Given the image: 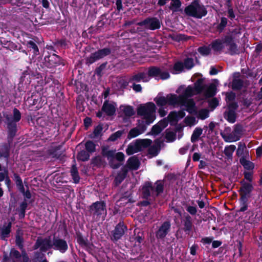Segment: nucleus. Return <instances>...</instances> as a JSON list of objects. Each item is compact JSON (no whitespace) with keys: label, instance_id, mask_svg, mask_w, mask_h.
Segmentation results:
<instances>
[{"label":"nucleus","instance_id":"32","mask_svg":"<svg viewBox=\"0 0 262 262\" xmlns=\"http://www.w3.org/2000/svg\"><path fill=\"white\" fill-rule=\"evenodd\" d=\"M101 110L107 116H111L115 114L116 108L114 105L108 103V101L106 100L103 103Z\"/></svg>","mask_w":262,"mask_h":262},{"label":"nucleus","instance_id":"12","mask_svg":"<svg viewBox=\"0 0 262 262\" xmlns=\"http://www.w3.org/2000/svg\"><path fill=\"white\" fill-rule=\"evenodd\" d=\"M238 105L236 102L230 103L227 107V110L223 113L224 118L229 123H234L235 122L237 114L236 111L238 109Z\"/></svg>","mask_w":262,"mask_h":262},{"label":"nucleus","instance_id":"38","mask_svg":"<svg viewBox=\"0 0 262 262\" xmlns=\"http://www.w3.org/2000/svg\"><path fill=\"white\" fill-rule=\"evenodd\" d=\"M26 46L27 48L29 49V51L32 52L33 57H35L39 55V51L38 47L34 41L32 40L28 41L27 42Z\"/></svg>","mask_w":262,"mask_h":262},{"label":"nucleus","instance_id":"55","mask_svg":"<svg viewBox=\"0 0 262 262\" xmlns=\"http://www.w3.org/2000/svg\"><path fill=\"white\" fill-rule=\"evenodd\" d=\"M236 149V147L234 145H230L229 146H226L224 149V154L228 158H230L232 157L233 152Z\"/></svg>","mask_w":262,"mask_h":262},{"label":"nucleus","instance_id":"44","mask_svg":"<svg viewBox=\"0 0 262 262\" xmlns=\"http://www.w3.org/2000/svg\"><path fill=\"white\" fill-rule=\"evenodd\" d=\"M90 157V153L86 150L83 149L77 153V159L78 161L85 162L89 160Z\"/></svg>","mask_w":262,"mask_h":262},{"label":"nucleus","instance_id":"47","mask_svg":"<svg viewBox=\"0 0 262 262\" xmlns=\"http://www.w3.org/2000/svg\"><path fill=\"white\" fill-rule=\"evenodd\" d=\"M10 256L13 262L18 261L21 258L20 253L14 248H12L10 251Z\"/></svg>","mask_w":262,"mask_h":262},{"label":"nucleus","instance_id":"64","mask_svg":"<svg viewBox=\"0 0 262 262\" xmlns=\"http://www.w3.org/2000/svg\"><path fill=\"white\" fill-rule=\"evenodd\" d=\"M240 203V209L238 210L239 212H244L248 209V199L243 200L241 199H239Z\"/></svg>","mask_w":262,"mask_h":262},{"label":"nucleus","instance_id":"3","mask_svg":"<svg viewBox=\"0 0 262 262\" xmlns=\"http://www.w3.org/2000/svg\"><path fill=\"white\" fill-rule=\"evenodd\" d=\"M4 117L6 120L8 142L9 143H11L14 138L16 135L17 132V122L20 120L21 115L20 112L17 108L15 107L13 110L12 118L8 114H4Z\"/></svg>","mask_w":262,"mask_h":262},{"label":"nucleus","instance_id":"51","mask_svg":"<svg viewBox=\"0 0 262 262\" xmlns=\"http://www.w3.org/2000/svg\"><path fill=\"white\" fill-rule=\"evenodd\" d=\"M122 111L124 115L128 117H132L135 114L133 107L130 105L124 106Z\"/></svg>","mask_w":262,"mask_h":262},{"label":"nucleus","instance_id":"35","mask_svg":"<svg viewBox=\"0 0 262 262\" xmlns=\"http://www.w3.org/2000/svg\"><path fill=\"white\" fill-rule=\"evenodd\" d=\"M144 120H138L137 126L138 129H140V132L143 134L147 129V126L151 124L154 121L148 120L147 119H144Z\"/></svg>","mask_w":262,"mask_h":262},{"label":"nucleus","instance_id":"11","mask_svg":"<svg viewBox=\"0 0 262 262\" xmlns=\"http://www.w3.org/2000/svg\"><path fill=\"white\" fill-rule=\"evenodd\" d=\"M161 21L156 17H148L143 20L138 22L137 25L144 27L146 29L156 30L161 28Z\"/></svg>","mask_w":262,"mask_h":262},{"label":"nucleus","instance_id":"58","mask_svg":"<svg viewBox=\"0 0 262 262\" xmlns=\"http://www.w3.org/2000/svg\"><path fill=\"white\" fill-rule=\"evenodd\" d=\"M104 163L103 160L100 156L93 157L91 160V164L94 166L100 167Z\"/></svg>","mask_w":262,"mask_h":262},{"label":"nucleus","instance_id":"53","mask_svg":"<svg viewBox=\"0 0 262 262\" xmlns=\"http://www.w3.org/2000/svg\"><path fill=\"white\" fill-rule=\"evenodd\" d=\"M184 67L183 62L181 61H178L173 65V71H171V73L173 74H176L178 73L182 72L184 69Z\"/></svg>","mask_w":262,"mask_h":262},{"label":"nucleus","instance_id":"57","mask_svg":"<svg viewBox=\"0 0 262 262\" xmlns=\"http://www.w3.org/2000/svg\"><path fill=\"white\" fill-rule=\"evenodd\" d=\"M24 239L22 235H20L19 233L17 232L15 236V244L19 248V249H23Z\"/></svg>","mask_w":262,"mask_h":262},{"label":"nucleus","instance_id":"27","mask_svg":"<svg viewBox=\"0 0 262 262\" xmlns=\"http://www.w3.org/2000/svg\"><path fill=\"white\" fill-rule=\"evenodd\" d=\"M10 144L8 142V143H4L0 146V158L4 157L7 162L8 161L10 155Z\"/></svg>","mask_w":262,"mask_h":262},{"label":"nucleus","instance_id":"56","mask_svg":"<svg viewBox=\"0 0 262 262\" xmlns=\"http://www.w3.org/2000/svg\"><path fill=\"white\" fill-rule=\"evenodd\" d=\"M124 133V130H119L112 134L108 139L110 141L114 142L120 138Z\"/></svg>","mask_w":262,"mask_h":262},{"label":"nucleus","instance_id":"28","mask_svg":"<svg viewBox=\"0 0 262 262\" xmlns=\"http://www.w3.org/2000/svg\"><path fill=\"white\" fill-rule=\"evenodd\" d=\"M52 43L56 47V48L59 50H64L69 48V44L70 43L66 38L63 37L61 39H56Z\"/></svg>","mask_w":262,"mask_h":262},{"label":"nucleus","instance_id":"15","mask_svg":"<svg viewBox=\"0 0 262 262\" xmlns=\"http://www.w3.org/2000/svg\"><path fill=\"white\" fill-rule=\"evenodd\" d=\"M53 242L52 243L50 237L44 238H42L41 237H38L34 245L33 246V249L36 250L40 248L41 251L46 252L48 250L53 248Z\"/></svg>","mask_w":262,"mask_h":262},{"label":"nucleus","instance_id":"26","mask_svg":"<svg viewBox=\"0 0 262 262\" xmlns=\"http://www.w3.org/2000/svg\"><path fill=\"white\" fill-rule=\"evenodd\" d=\"M177 105L186 106V111L190 114L197 113L195 103L192 99L186 100L184 103H178Z\"/></svg>","mask_w":262,"mask_h":262},{"label":"nucleus","instance_id":"20","mask_svg":"<svg viewBox=\"0 0 262 262\" xmlns=\"http://www.w3.org/2000/svg\"><path fill=\"white\" fill-rule=\"evenodd\" d=\"M53 245L54 247V249L58 250L62 253H65L68 249L67 241L58 237H53Z\"/></svg>","mask_w":262,"mask_h":262},{"label":"nucleus","instance_id":"6","mask_svg":"<svg viewBox=\"0 0 262 262\" xmlns=\"http://www.w3.org/2000/svg\"><path fill=\"white\" fill-rule=\"evenodd\" d=\"M156 106L152 102H148L145 104H140L137 108V115L143 116V119L154 121L156 119L155 112Z\"/></svg>","mask_w":262,"mask_h":262},{"label":"nucleus","instance_id":"10","mask_svg":"<svg viewBox=\"0 0 262 262\" xmlns=\"http://www.w3.org/2000/svg\"><path fill=\"white\" fill-rule=\"evenodd\" d=\"M45 64L48 68H56L66 65V60L56 54H50L44 57Z\"/></svg>","mask_w":262,"mask_h":262},{"label":"nucleus","instance_id":"33","mask_svg":"<svg viewBox=\"0 0 262 262\" xmlns=\"http://www.w3.org/2000/svg\"><path fill=\"white\" fill-rule=\"evenodd\" d=\"M204 79L199 78L194 83L193 89L196 95L201 94L206 88L207 85L204 83Z\"/></svg>","mask_w":262,"mask_h":262},{"label":"nucleus","instance_id":"43","mask_svg":"<svg viewBox=\"0 0 262 262\" xmlns=\"http://www.w3.org/2000/svg\"><path fill=\"white\" fill-rule=\"evenodd\" d=\"M131 195L132 193L130 192L126 191L122 193L121 196L118 200V202H122L120 203V204H122L123 206H124L127 203L132 202Z\"/></svg>","mask_w":262,"mask_h":262},{"label":"nucleus","instance_id":"41","mask_svg":"<svg viewBox=\"0 0 262 262\" xmlns=\"http://www.w3.org/2000/svg\"><path fill=\"white\" fill-rule=\"evenodd\" d=\"M160 148L159 145H150L148 147V156L149 158H152L157 156L160 151Z\"/></svg>","mask_w":262,"mask_h":262},{"label":"nucleus","instance_id":"63","mask_svg":"<svg viewBox=\"0 0 262 262\" xmlns=\"http://www.w3.org/2000/svg\"><path fill=\"white\" fill-rule=\"evenodd\" d=\"M25 74L23 73L22 75L19 78V81L18 83L17 90L19 92H25V89L24 86V81L25 80Z\"/></svg>","mask_w":262,"mask_h":262},{"label":"nucleus","instance_id":"14","mask_svg":"<svg viewBox=\"0 0 262 262\" xmlns=\"http://www.w3.org/2000/svg\"><path fill=\"white\" fill-rule=\"evenodd\" d=\"M147 75L149 77H154L156 80H166L170 77L168 72L162 71L160 68L152 66L148 68Z\"/></svg>","mask_w":262,"mask_h":262},{"label":"nucleus","instance_id":"22","mask_svg":"<svg viewBox=\"0 0 262 262\" xmlns=\"http://www.w3.org/2000/svg\"><path fill=\"white\" fill-rule=\"evenodd\" d=\"M183 224L182 230L184 231L186 234H189L192 230L193 227L192 217L188 214L184 215L183 219L182 220Z\"/></svg>","mask_w":262,"mask_h":262},{"label":"nucleus","instance_id":"54","mask_svg":"<svg viewBox=\"0 0 262 262\" xmlns=\"http://www.w3.org/2000/svg\"><path fill=\"white\" fill-rule=\"evenodd\" d=\"M209 111L207 108H202L199 111L197 117L201 120H205L209 117Z\"/></svg>","mask_w":262,"mask_h":262},{"label":"nucleus","instance_id":"36","mask_svg":"<svg viewBox=\"0 0 262 262\" xmlns=\"http://www.w3.org/2000/svg\"><path fill=\"white\" fill-rule=\"evenodd\" d=\"M13 180L15 181L16 187L20 193L24 192L25 190L22 179L20 176L14 172L13 173Z\"/></svg>","mask_w":262,"mask_h":262},{"label":"nucleus","instance_id":"62","mask_svg":"<svg viewBox=\"0 0 262 262\" xmlns=\"http://www.w3.org/2000/svg\"><path fill=\"white\" fill-rule=\"evenodd\" d=\"M170 123L172 124V122L177 123L179 121L176 111H172L170 112L167 118Z\"/></svg>","mask_w":262,"mask_h":262},{"label":"nucleus","instance_id":"9","mask_svg":"<svg viewBox=\"0 0 262 262\" xmlns=\"http://www.w3.org/2000/svg\"><path fill=\"white\" fill-rule=\"evenodd\" d=\"M160 94L161 93H159L154 99V101L158 106L163 107L166 104L174 106L178 104L176 94H169L166 97L160 96Z\"/></svg>","mask_w":262,"mask_h":262},{"label":"nucleus","instance_id":"18","mask_svg":"<svg viewBox=\"0 0 262 262\" xmlns=\"http://www.w3.org/2000/svg\"><path fill=\"white\" fill-rule=\"evenodd\" d=\"M27 101L30 105H36L35 108L37 110L42 107L43 102L41 94L38 92H33L31 96L28 98Z\"/></svg>","mask_w":262,"mask_h":262},{"label":"nucleus","instance_id":"50","mask_svg":"<svg viewBox=\"0 0 262 262\" xmlns=\"http://www.w3.org/2000/svg\"><path fill=\"white\" fill-rule=\"evenodd\" d=\"M103 130V126L101 124H98L97 126H96L93 130V134H92L90 137L91 138H97L100 135H101V132Z\"/></svg>","mask_w":262,"mask_h":262},{"label":"nucleus","instance_id":"2","mask_svg":"<svg viewBox=\"0 0 262 262\" xmlns=\"http://www.w3.org/2000/svg\"><path fill=\"white\" fill-rule=\"evenodd\" d=\"M164 181L159 180L156 181L153 185L151 181H145L141 188V194L142 198L145 200L140 201L139 205L141 206H147L150 204V202L148 200L152 196L154 199L159 196L164 192Z\"/></svg>","mask_w":262,"mask_h":262},{"label":"nucleus","instance_id":"23","mask_svg":"<svg viewBox=\"0 0 262 262\" xmlns=\"http://www.w3.org/2000/svg\"><path fill=\"white\" fill-rule=\"evenodd\" d=\"M62 145H59L56 146L51 147L48 150V154L52 158L57 159H61L62 158L63 151H60Z\"/></svg>","mask_w":262,"mask_h":262},{"label":"nucleus","instance_id":"52","mask_svg":"<svg viewBox=\"0 0 262 262\" xmlns=\"http://www.w3.org/2000/svg\"><path fill=\"white\" fill-rule=\"evenodd\" d=\"M210 46H203L198 48V51L203 56H207L211 53Z\"/></svg>","mask_w":262,"mask_h":262},{"label":"nucleus","instance_id":"42","mask_svg":"<svg viewBox=\"0 0 262 262\" xmlns=\"http://www.w3.org/2000/svg\"><path fill=\"white\" fill-rule=\"evenodd\" d=\"M240 163L246 170H253L254 168V164L249 160H247L245 157H242L239 159Z\"/></svg>","mask_w":262,"mask_h":262},{"label":"nucleus","instance_id":"37","mask_svg":"<svg viewBox=\"0 0 262 262\" xmlns=\"http://www.w3.org/2000/svg\"><path fill=\"white\" fill-rule=\"evenodd\" d=\"M204 92V95L206 98L214 97L216 93V86L214 83H211Z\"/></svg>","mask_w":262,"mask_h":262},{"label":"nucleus","instance_id":"19","mask_svg":"<svg viewBox=\"0 0 262 262\" xmlns=\"http://www.w3.org/2000/svg\"><path fill=\"white\" fill-rule=\"evenodd\" d=\"M171 224L169 221L164 222L156 232V236L158 239L164 238L170 231Z\"/></svg>","mask_w":262,"mask_h":262},{"label":"nucleus","instance_id":"8","mask_svg":"<svg viewBox=\"0 0 262 262\" xmlns=\"http://www.w3.org/2000/svg\"><path fill=\"white\" fill-rule=\"evenodd\" d=\"M112 50L110 48H104L92 53L90 55L85 58V63L88 65H91L96 61L103 58L111 54Z\"/></svg>","mask_w":262,"mask_h":262},{"label":"nucleus","instance_id":"16","mask_svg":"<svg viewBox=\"0 0 262 262\" xmlns=\"http://www.w3.org/2000/svg\"><path fill=\"white\" fill-rule=\"evenodd\" d=\"M241 186L238 190L240 198L243 200L249 199L251 196V193L253 190V185L250 183L245 182L244 181L241 182Z\"/></svg>","mask_w":262,"mask_h":262},{"label":"nucleus","instance_id":"1","mask_svg":"<svg viewBox=\"0 0 262 262\" xmlns=\"http://www.w3.org/2000/svg\"><path fill=\"white\" fill-rule=\"evenodd\" d=\"M242 30L240 27L229 30L221 38L213 40L209 46L214 52H221L227 47L228 48L226 53L231 56L238 55L239 54V50L237 43L239 42Z\"/></svg>","mask_w":262,"mask_h":262},{"label":"nucleus","instance_id":"31","mask_svg":"<svg viewBox=\"0 0 262 262\" xmlns=\"http://www.w3.org/2000/svg\"><path fill=\"white\" fill-rule=\"evenodd\" d=\"M146 74L144 72H139L136 74L129 78V82L136 83L140 82L141 81L147 82L148 79H146Z\"/></svg>","mask_w":262,"mask_h":262},{"label":"nucleus","instance_id":"30","mask_svg":"<svg viewBox=\"0 0 262 262\" xmlns=\"http://www.w3.org/2000/svg\"><path fill=\"white\" fill-rule=\"evenodd\" d=\"M135 141L139 151L148 148L152 144V140L149 139H138Z\"/></svg>","mask_w":262,"mask_h":262},{"label":"nucleus","instance_id":"48","mask_svg":"<svg viewBox=\"0 0 262 262\" xmlns=\"http://www.w3.org/2000/svg\"><path fill=\"white\" fill-rule=\"evenodd\" d=\"M96 144L91 140H88L85 143V150L90 154L96 151Z\"/></svg>","mask_w":262,"mask_h":262},{"label":"nucleus","instance_id":"39","mask_svg":"<svg viewBox=\"0 0 262 262\" xmlns=\"http://www.w3.org/2000/svg\"><path fill=\"white\" fill-rule=\"evenodd\" d=\"M140 151L138 146H137V143L135 140L129 143L126 149V153L128 156L132 155Z\"/></svg>","mask_w":262,"mask_h":262},{"label":"nucleus","instance_id":"34","mask_svg":"<svg viewBox=\"0 0 262 262\" xmlns=\"http://www.w3.org/2000/svg\"><path fill=\"white\" fill-rule=\"evenodd\" d=\"M28 204L26 199H24L17 208L16 211L18 212V216L19 219H23L25 217L26 214V210L28 207Z\"/></svg>","mask_w":262,"mask_h":262},{"label":"nucleus","instance_id":"59","mask_svg":"<svg viewBox=\"0 0 262 262\" xmlns=\"http://www.w3.org/2000/svg\"><path fill=\"white\" fill-rule=\"evenodd\" d=\"M76 238H77V242L81 247L88 245V242L87 239H84L81 233H80V232L76 233Z\"/></svg>","mask_w":262,"mask_h":262},{"label":"nucleus","instance_id":"17","mask_svg":"<svg viewBox=\"0 0 262 262\" xmlns=\"http://www.w3.org/2000/svg\"><path fill=\"white\" fill-rule=\"evenodd\" d=\"M194 95L196 94L193 88L191 85H189L181 95L179 96L176 95L177 101H178V103H184L186 100H188V98L191 97Z\"/></svg>","mask_w":262,"mask_h":262},{"label":"nucleus","instance_id":"25","mask_svg":"<svg viewBox=\"0 0 262 262\" xmlns=\"http://www.w3.org/2000/svg\"><path fill=\"white\" fill-rule=\"evenodd\" d=\"M140 162L136 156H133L128 158L126 166L130 170H137L140 166Z\"/></svg>","mask_w":262,"mask_h":262},{"label":"nucleus","instance_id":"40","mask_svg":"<svg viewBox=\"0 0 262 262\" xmlns=\"http://www.w3.org/2000/svg\"><path fill=\"white\" fill-rule=\"evenodd\" d=\"M12 226L11 222L8 223L7 225H4L1 229V235L2 239L8 237L11 232V228Z\"/></svg>","mask_w":262,"mask_h":262},{"label":"nucleus","instance_id":"7","mask_svg":"<svg viewBox=\"0 0 262 262\" xmlns=\"http://www.w3.org/2000/svg\"><path fill=\"white\" fill-rule=\"evenodd\" d=\"M106 203L104 201L93 203L89 207V212L94 220H99L102 216L106 215Z\"/></svg>","mask_w":262,"mask_h":262},{"label":"nucleus","instance_id":"45","mask_svg":"<svg viewBox=\"0 0 262 262\" xmlns=\"http://www.w3.org/2000/svg\"><path fill=\"white\" fill-rule=\"evenodd\" d=\"M203 129L201 127H196L193 130L192 134L191 136V142L192 143H195L196 142L199 137L202 134Z\"/></svg>","mask_w":262,"mask_h":262},{"label":"nucleus","instance_id":"46","mask_svg":"<svg viewBox=\"0 0 262 262\" xmlns=\"http://www.w3.org/2000/svg\"><path fill=\"white\" fill-rule=\"evenodd\" d=\"M228 24V19L225 17L221 18L220 23L216 26V29L217 31L221 33L223 32Z\"/></svg>","mask_w":262,"mask_h":262},{"label":"nucleus","instance_id":"49","mask_svg":"<svg viewBox=\"0 0 262 262\" xmlns=\"http://www.w3.org/2000/svg\"><path fill=\"white\" fill-rule=\"evenodd\" d=\"M71 176L75 183L79 182L80 177L76 165H73L71 169Z\"/></svg>","mask_w":262,"mask_h":262},{"label":"nucleus","instance_id":"24","mask_svg":"<svg viewBox=\"0 0 262 262\" xmlns=\"http://www.w3.org/2000/svg\"><path fill=\"white\" fill-rule=\"evenodd\" d=\"M128 168L126 166L121 168V171L119 172L115 178L114 183L115 186L119 185L125 179L128 173Z\"/></svg>","mask_w":262,"mask_h":262},{"label":"nucleus","instance_id":"61","mask_svg":"<svg viewBox=\"0 0 262 262\" xmlns=\"http://www.w3.org/2000/svg\"><path fill=\"white\" fill-rule=\"evenodd\" d=\"M184 67L188 70L192 69L194 66L193 59L192 58H186L183 63Z\"/></svg>","mask_w":262,"mask_h":262},{"label":"nucleus","instance_id":"13","mask_svg":"<svg viewBox=\"0 0 262 262\" xmlns=\"http://www.w3.org/2000/svg\"><path fill=\"white\" fill-rule=\"evenodd\" d=\"M127 230V227L123 222H119L114 229L111 232V239L114 243L118 241L122 237Z\"/></svg>","mask_w":262,"mask_h":262},{"label":"nucleus","instance_id":"60","mask_svg":"<svg viewBox=\"0 0 262 262\" xmlns=\"http://www.w3.org/2000/svg\"><path fill=\"white\" fill-rule=\"evenodd\" d=\"M141 134H142V133L140 132V129H138L137 127H134L129 130L127 135V138L128 139H131Z\"/></svg>","mask_w":262,"mask_h":262},{"label":"nucleus","instance_id":"21","mask_svg":"<svg viewBox=\"0 0 262 262\" xmlns=\"http://www.w3.org/2000/svg\"><path fill=\"white\" fill-rule=\"evenodd\" d=\"M239 73H235L232 81L231 83V88L234 91H239L244 87V80L239 78Z\"/></svg>","mask_w":262,"mask_h":262},{"label":"nucleus","instance_id":"5","mask_svg":"<svg viewBox=\"0 0 262 262\" xmlns=\"http://www.w3.org/2000/svg\"><path fill=\"white\" fill-rule=\"evenodd\" d=\"M184 12L188 16L201 19L207 14L208 11L199 0H194L185 8Z\"/></svg>","mask_w":262,"mask_h":262},{"label":"nucleus","instance_id":"4","mask_svg":"<svg viewBox=\"0 0 262 262\" xmlns=\"http://www.w3.org/2000/svg\"><path fill=\"white\" fill-rule=\"evenodd\" d=\"M101 154L107 158L110 167L114 169L120 167L124 161L125 156L122 152L116 153L115 150H109L108 147H103Z\"/></svg>","mask_w":262,"mask_h":262},{"label":"nucleus","instance_id":"29","mask_svg":"<svg viewBox=\"0 0 262 262\" xmlns=\"http://www.w3.org/2000/svg\"><path fill=\"white\" fill-rule=\"evenodd\" d=\"M213 237L212 236L205 237L201 239V242L204 245H210L212 243V248L213 249L219 248L222 245L223 243L222 241L218 240L213 241Z\"/></svg>","mask_w":262,"mask_h":262}]
</instances>
